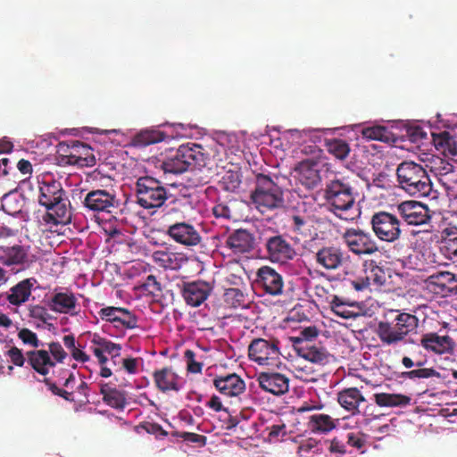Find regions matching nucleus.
<instances>
[{
    "instance_id": "obj_34",
    "label": "nucleus",
    "mask_w": 457,
    "mask_h": 457,
    "mask_svg": "<svg viewBox=\"0 0 457 457\" xmlns=\"http://www.w3.org/2000/svg\"><path fill=\"white\" fill-rule=\"evenodd\" d=\"M432 136L436 149L445 155V157H453L457 155V142L448 131L433 134Z\"/></svg>"
},
{
    "instance_id": "obj_56",
    "label": "nucleus",
    "mask_w": 457,
    "mask_h": 457,
    "mask_svg": "<svg viewBox=\"0 0 457 457\" xmlns=\"http://www.w3.org/2000/svg\"><path fill=\"white\" fill-rule=\"evenodd\" d=\"M6 355L9 357L12 363L15 366L22 367L26 361V357L22 353V351L16 346L11 347Z\"/></svg>"
},
{
    "instance_id": "obj_17",
    "label": "nucleus",
    "mask_w": 457,
    "mask_h": 457,
    "mask_svg": "<svg viewBox=\"0 0 457 457\" xmlns=\"http://www.w3.org/2000/svg\"><path fill=\"white\" fill-rule=\"evenodd\" d=\"M397 211L409 225L427 224L431 219L428 207L417 201H404L397 205Z\"/></svg>"
},
{
    "instance_id": "obj_43",
    "label": "nucleus",
    "mask_w": 457,
    "mask_h": 457,
    "mask_svg": "<svg viewBox=\"0 0 457 457\" xmlns=\"http://www.w3.org/2000/svg\"><path fill=\"white\" fill-rule=\"evenodd\" d=\"M361 134L367 139L382 142H390L394 137L393 133L386 127L380 125L366 127Z\"/></svg>"
},
{
    "instance_id": "obj_47",
    "label": "nucleus",
    "mask_w": 457,
    "mask_h": 457,
    "mask_svg": "<svg viewBox=\"0 0 457 457\" xmlns=\"http://www.w3.org/2000/svg\"><path fill=\"white\" fill-rule=\"evenodd\" d=\"M442 240L443 248L450 257H457V228H448L444 230Z\"/></svg>"
},
{
    "instance_id": "obj_35",
    "label": "nucleus",
    "mask_w": 457,
    "mask_h": 457,
    "mask_svg": "<svg viewBox=\"0 0 457 457\" xmlns=\"http://www.w3.org/2000/svg\"><path fill=\"white\" fill-rule=\"evenodd\" d=\"M337 401L344 409L355 414L359 411V404L364 402L365 398L357 388L351 387L341 391Z\"/></svg>"
},
{
    "instance_id": "obj_10",
    "label": "nucleus",
    "mask_w": 457,
    "mask_h": 457,
    "mask_svg": "<svg viewBox=\"0 0 457 457\" xmlns=\"http://www.w3.org/2000/svg\"><path fill=\"white\" fill-rule=\"evenodd\" d=\"M370 225L375 236L381 241L394 243L401 237V221L393 213L387 212L374 213Z\"/></svg>"
},
{
    "instance_id": "obj_39",
    "label": "nucleus",
    "mask_w": 457,
    "mask_h": 457,
    "mask_svg": "<svg viewBox=\"0 0 457 457\" xmlns=\"http://www.w3.org/2000/svg\"><path fill=\"white\" fill-rule=\"evenodd\" d=\"M166 137L165 133L158 129L142 130L134 136L132 143L135 146L145 147L153 144L160 143Z\"/></svg>"
},
{
    "instance_id": "obj_46",
    "label": "nucleus",
    "mask_w": 457,
    "mask_h": 457,
    "mask_svg": "<svg viewBox=\"0 0 457 457\" xmlns=\"http://www.w3.org/2000/svg\"><path fill=\"white\" fill-rule=\"evenodd\" d=\"M241 185V174L239 171L227 170L219 181L221 189L228 192L237 191Z\"/></svg>"
},
{
    "instance_id": "obj_64",
    "label": "nucleus",
    "mask_w": 457,
    "mask_h": 457,
    "mask_svg": "<svg viewBox=\"0 0 457 457\" xmlns=\"http://www.w3.org/2000/svg\"><path fill=\"white\" fill-rule=\"evenodd\" d=\"M206 405L216 412L221 411L228 412V408L223 407L220 397L217 395H212Z\"/></svg>"
},
{
    "instance_id": "obj_57",
    "label": "nucleus",
    "mask_w": 457,
    "mask_h": 457,
    "mask_svg": "<svg viewBox=\"0 0 457 457\" xmlns=\"http://www.w3.org/2000/svg\"><path fill=\"white\" fill-rule=\"evenodd\" d=\"M49 352L53 356L55 362H62L67 357V353L63 350L62 346L58 342H52L48 345Z\"/></svg>"
},
{
    "instance_id": "obj_14",
    "label": "nucleus",
    "mask_w": 457,
    "mask_h": 457,
    "mask_svg": "<svg viewBox=\"0 0 457 457\" xmlns=\"http://www.w3.org/2000/svg\"><path fill=\"white\" fill-rule=\"evenodd\" d=\"M426 169L446 188H451L457 183V166L445 158L432 155L426 162Z\"/></svg>"
},
{
    "instance_id": "obj_9",
    "label": "nucleus",
    "mask_w": 457,
    "mask_h": 457,
    "mask_svg": "<svg viewBox=\"0 0 457 457\" xmlns=\"http://www.w3.org/2000/svg\"><path fill=\"white\" fill-rule=\"evenodd\" d=\"M281 353L279 340L254 338L248 345V357L251 361L262 366H277Z\"/></svg>"
},
{
    "instance_id": "obj_29",
    "label": "nucleus",
    "mask_w": 457,
    "mask_h": 457,
    "mask_svg": "<svg viewBox=\"0 0 457 457\" xmlns=\"http://www.w3.org/2000/svg\"><path fill=\"white\" fill-rule=\"evenodd\" d=\"M50 310L58 313L75 314L77 298L72 292H55L47 303Z\"/></svg>"
},
{
    "instance_id": "obj_4",
    "label": "nucleus",
    "mask_w": 457,
    "mask_h": 457,
    "mask_svg": "<svg viewBox=\"0 0 457 457\" xmlns=\"http://www.w3.org/2000/svg\"><path fill=\"white\" fill-rule=\"evenodd\" d=\"M399 187L410 195L428 196L432 183L426 168L414 162L404 161L396 169Z\"/></svg>"
},
{
    "instance_id": "obj_33",
    "label": "nucleus",
    "mask_w": 457,
    "mask_h": 457,
    "mask_svg": "<svg viewBox=\"0 0 457 457\" xmlns=\"http://www.w3.org/2000/svg\"><path fill=\"white\" fill-rule=\"evenodd\" d=\"M366 266L368 267L366 270V281L362 283L353 282L354 288L358 291L367 287L370 282L377 286H382L386 281L384 269L378 266L375 261L371 260L366 262Z\"/></svg>"
},
{
    "instance_id": "obj_28",
    "label": "nucleus",
    "mask_w": 457,
    "mask_h": 457,
    "mask_svg": "<svg viewBox=\"0 0 457 457\" xmlns=\"http://www.w3.org/2000/svg\"><path fill=\"white\" fill-rule=\"evenodd\" d=\"M152 257L156 265L171 270H179L188 262V258L182 253L163 250L154 252Z\"/></svg>"
},
{
    "instance_id": "obj_1",
    "label": "nucleus",
    "mask_w": 457,
    "mask_h": 457,
    "mask_svg": "<svg viewBox=\"0 0 457 457\" xmlns=\"http://www.w3.org/2000/svg\"><path fill=\"white\" fill-rule=\"evenodd\" d=\"M209 161V154L205 149L197 144L187 143L179 148L171 150L162 162L164 173L180 174L185 171L199 172L195 186L208 183L209 175L204 169Z\"/></svg>"
},
{
    "instance_id": "obj_48",
    "label": "nucleus",
    "mask_w": 457,
    "mask_h": 457,
    "mask_svg": "<svg viewBox=\"0 0 457 457\" xmlns=\"http://www.w3.org/2000/svg\"><path fill=\"white\" fill-rule=\"evenodd\" d=\"M319 336V329L316 326H309L303 328L297 337H292L291 341L294 347L296 349L300 345H309Z\"/></svg>"
},
{
    "instance_id": "obj_6",
    "label": "nucleus",
    "mask_w": 457,
    "mask_h": 457,
    "mask_svg": "<svg viewBox=\"0 0 457 457\" xmlns=\"http://www.w3.org/2000/svg\"><path fill=\"white\" fill-rule=\"evenodd\" d=\"M251 200L256 209L265 213L283 207V191L270 176L258 174L256 176V187L251 194Z\"/></svg>"
},
{
    "instance_id": "obj_5",
    "label": "nucleus",
    "mask_w": 457,
    "mask_h": 457,
    "mask_svg": "<svg viewBox=\"0 0 457 457\" xmlns=\"http://www.w3.org/2000/svg\"><path fill=\"white\" fill-rule=\"evenodd\" d=\"M419 320L415 315L401 312L392 320H381L375 330L384 345H397L418 328Z\"/></svg>"
},
{
    "instance_id": "obj_44",
    "label": "nucleus",
    "mask_w": 457,
    "mask_h": 457,
    "mask_svg": "<svg viewBox=\"0 0 457 457\" xmlns=\"http://www.w3.org/2000/svg\"><path fill=\"white\" fill-rule=\"evenodd\" d=\"M326 146L328 152L338 160H345L351 151L349 144L339 138L327 140Z\"/></svg>"
},
{
    "instance_id": "obj_51",
    "label": "nucleus",
    "mask_w": 457,
    "mask_h": 457,
    "mask_svg": "<svg viewBox=\"0 0 457 457\" xmlns=\"http://www.w3.org/2000/svg\"><path fill=\"white\" fill-rule=\"evenodd\" d=\"M2 208L6 213L13 215L21 211L20 201L15 195H5L2 199Z\"/></svg>"
},
{
    "instance_id": "obj_59",
    "label": "nucleus",
    "mask_w": 457,
    "mask_h": 457,
    "mask_svg": "<svg viewBox=\"0 0 457 457\" xmlns=\"http://www.w3.org/2000/svg\"><path fill=\"white\" fill-rule=\"evenodd\" d=\"M177 436L187 442L195 443L201 446L205 445L207 440L205 436L192 432H180Z\"/></svg>"
},
{
    "instance_id": "obj_49",
    "label": "nucleus",
    "mask_w": 457,
    "mask_h": 457,
    "mask_svg": "<svg viewBox=\"0 0 457 457\" xmlns=\"http://www.w3.org/2000/svg\"><path fill=\"white\" fill-rule=\"evenodd\" d=\"M311 221L310 216L295 214L291 217V228L302 236H310L312 227Z\"/></svg>"
},
{
    "instance_id": "obj_32",
    "label": "nucleus",
    "mask_w": 457,
    "mask_h": 457,
    "mask_svg": "<svg viewBox=\"0 0 457 457\" xmlns=\"http://www.w3.org/2000/svg\"><path fill=\"white\" fill-rule=\"evenodd\" d=\"M26 356L30 367L40 375H47L49 368L55 366V361L51 359L46 350L29 351Z\"/></svg>"
},
{
    "instance_id": "obj_27",
    "label": "nucleus",
    "mask_w": 457,
    "mask_h": 457,
    "mask_svg": "<svg viewBox=\"0 0 457 457\" xmlns=\"http://www.w3.org/2000/svg\"><path fill=\"white\" fill-rule=\"evenodd\" d=\"M226 245L236 254L249 253L254 247V236L246 229H237L228 237Z\"/></svg>"
},
{
    "instance_id": "obj_25",
    "label": "nucleus",
    "mask_w": 457,
    "mask_h": 457,
    "mask_svg": "<svg viewBox=\"0 0 457 457\" xmlns=\"http://www.w3.org/2000/svg\"><path fill=\"white\" fill-rule=\"evenodd\" d=\"M421 346L428 352L436 354L451 353L454 347V342L449 336H439L436 333H427L420 339Z\"/></svg>"
},
{
    "instance_id": "obj_11",
    "label": "nucleus",
    "mask_w": 457,
    "mask_h": 457,
    "mask_svg": "<svg viewBox=\"0 0 457 457\" xmlns=\"http://www.w3.org/2000/svg\"><path fill=\"white\" fill-rule=\"evenodd\" d=\"M255 285L264 294L270 296H281L284 294V278L275 269L262 266L256 271Z\"/></svg>"
},
{
    "instance_id": "obj_37",
    "label": "nucleus",
    "mask_w": 457,
    "mask_h": 457,
    "mask_svg": "<svg viewBox=\"0 0 457 457\" xmlns=\"http://www.w3.org/2000/svg\"><path fill=\"white\" fill-rule=\"evenodd\" d=\"M223 300L225 304L232 309H246L249 305L247 295L237 287L227 288L223 295Z\"/></svg>"
},
{
    "instance_id": "obj_16",
    "label": "nucleus",
    "mask_w": 457,
    "mask_h": 457,
    "mask_svg": "<svg viewBox=\"0 0 457 457\" xmlns=\"http://www.w3.org/2000/svg\"><path fill=\"white\" fill-rule=\"evenodd\" d=\"M82 203L85 208L94 212H112V209L119 205L115 194L105 189L91 190Z\"/></svg>"
},
{
    "instance_id": "obj_2",
    "label": "nucleus",
    "mask_w": 457,
    "mask_h": 457,
    "mask_svg": "<svg viewBox=\"0 0 457 457\" xmlns=\"http://www.w3.org/2000/svg\"><path fill=\"white\" fill-rule=\"evenodd\" d=\"M357 193L347 178L334 179L326 184L324 198L328 210L337 217L344 220H353L360 211L356 208L355 198Z\"/></svg>"
},
{
    "instance_id": "obj_55",
    "label": "nucleus",
    "mask_w": 457,
    "mask_h": 457,
    "mask_svg": "<svg viewBox=\"0 0 457 457\" xmlns=\"http://www.w3.org/2000/svg\"><path fill=\"white\" fill-rule=\"evenodd\" d=\"M212 213L216 218L230 220L233 218L232 210L228 203L219 201L212 208Z\"/></svg>"
},
{
    "instance_id": "obj_20",
    "label": "nucleus",
    "mask_w": 457,
    "mask_h": 457,
    "mask_svg": "<svg viewBox=\"0 0 457 457\" xmlns=\"http://www.w3.org/2000/svg\"><path fill=\"white\" fill-rule=\"evenodd\" d=\"M426 282L435 294L445 296L457 293V276L450 271L436 272Z\"/></svg>"
},
{
    "instance_id": "obj_21",
    "label": "nucleus",
    "mask_w": 457,
    "mask_h": 457,
    "mask_svg": "<svg viewBox=\"0 0 457 457\" xmlns=\"http://www.w3.org/2000/svg\"><path fill=\"white\" fill-rule=\"evenodd\" d=\"M257 381L262 390L274 395H282L289 389V378L281 373L261 372Z\"/></svg>"
},
{
    "instance_id": "obj_61",
    "label": "nucleus",
    "mask_w": 457,
    "mask_h": 457,
    "mask_svg": "<svg viewBox=\"0 0 457 457\" xmlns=\"http://www.w3.org/2000/svg\"><path fill=\"white\" fill-rule=\"evenodd\" d=\"M314 295L320 302L329 303L334 295L329 294L328 288L323 285H316L314 287Z\"/></svg>"
},
{
    "instance_id": "obj_24",
    "label": "nucleus",
    "mask_w": 457,
    "mask_h": 457,
    "mask_svg": "<svg viewBox=\"0 0 457 457\" xmlns=\"http://www.w3.org/2000/svg\"><path fill=\"white\" fill-rule=\"evenodd\" d=\"M318 167L316 162L304 160L295 169L298 181L308 189L315 188L321 181Z\"/></svg>"
},
{
    "instance_id": "obj_19",
    "label": "nucleus",
    "mask_w": 457,
    "mask_h": 457,
    "mask_svg": "<svg viewBox=\"0 0 457 457\" xmlns=\"http://www.w3.org/2000/svg\"><path fill=\"white\" fill-rule=\"evenodd\" d=\"M212 290L213 287L211 283L199 279L184 282L181 294L187 304L198 307L208 298Z\"/></svg>"
},
{
    "instance_id": "obj_42",
    "label": "nucleus",
    "mask_w": 457,
    "mask_h": 457,
    "mask_svg": "<svg viewBox=\"0 0 457 457\" xmlns=\"http://www.w3.org/2000/svg\"><path fill=\"white\" fill-rule=\"evenodd\" d=\"M91 344L94 347L100 349L106 353L110 354L112 359L119 357L120 355L121 346L119 344H115L100 335L95 333L91 338Z\"/></svg>"
},
{
    "instance_id": "obj_54",
    "label": "nucleus",
    "mask_w": 457,
    "mask_h": 457,
    "mask_svg": "<svg viewBox=\"0 0 457 457\" xmlns=\"http://www.w3.org/2000/svg\"><path fill=\"white\" fill-rule=\"evenodd\" d=\"M143 289L147 292L148 295L156 296L162 293L161 283L157 281L155 276L149 275L145 278V281L142 285Z\"/></svg>"
},
{
    "instance_id": "obj_18",
    "label": "nucleus",
    "mask_w": 457,
    "mask_h": 457,
    "mask_svg": "<svg viewBox=\"0 0 457 457\" xmlns=\"http://www.w3.org/2000/svg\"><path fill=\"white\" fill-rule=\"evenodd\" d=\"M101 320L113 324L116 328L132 329L137 327V318L122 307L107 306L98 312Z\"/></svg>"
},
{
    "instance_id": "obj_23",
    "label": "nucleus",
    "mask_w": 457,
    "mask_h": 457,
    "mask_svg": "<svg viewBox=\"0 0 457 457\" xmlns=\"http://www.w3.org/2000/svg\"><path fill=\"white\" fill-rule=\"evenodd\" d=\"M69 151V154L65 155L68 158L67 163L69 164L92 167L96 163L93 149L82 142H72Z\"/></svg>"
},
{
    "instance_id": "obj_63",
    "label": "nucleus",
    "mask_w": 457,
    "mask_h": 457,
    "mask_svg": "<svg viewBox=\"0 0 457 457\" xmlns=\"http://www.w3.org/2000/svg\"><path fill=\"white\" fill-rule=\"evenodd\" d=\"M347 444L356 449H361L365 445V439L359 434L350 432L347 434Z\"/></svg>"
},
{
    "instance_id": "obj_52",
    "label": "nucleus",
    "mask_w": 457,
    "mask_h": 457,
    "mask_svg": "<svg viewBox=\"0 0 457 457\" xmlns=\"http://www.w3.org/2000/svg\"><path fill=\"white\" fill-rule=\"evenodd\" d=\"M184 358L187 362V370L190 373H201L203 363L195 361V353L193 350L187 349L184 353Z\"/></svg>"
},
{
    "instance_id": "obj_15",
    "label": "nucleus",
    "mask_w": 457,
    "mask_h": 457,
    "mask_svg": "<svg viewBox=\"0 0 457 457\" xmlns=\"http://www.w3.org/2000/svg\"><path fill=\"white\" fill-rule=\"evenodd\" d=\"M265 248L267 256L272 262L286 263L296 255L295 248L281 235L268 237L265 242Z\"/></svg>"
},
{
    "instance_id": "obj_50",
    "label": "nucleus",
    "mask_w": 457,
    "mask_h": 457,
    "mask_svg": "<svg viewBox=\"0 0 457 457\" xmlns=\"http://www.w3.org/2000/svg\"><path fill=\"white\" fill-rule=\"evenodd\" d=\"M331 311L338 317L343 319H350L354 316L353 312L351 311L345 302H344L337 295H333L329 302Z\"/></svg>"
},
{
    "instance_id": "obj_36",
    "label": "nucleus",
    "mask_w": 457,
    "mask_h": 457,
    "mask_svg": "<svg viewBox=\"0 0 457 457\" xmlns=\"http://www.w3.org/2000/svg\"><path fill=\"white\" fill-rule=\"evenodd\" d=\"M335 420L328 414H313L309 418L308 428L313 433L326 434L336 428Z\"/></svg>"
},
{
    "instance_id": "obj_53",
    "label": "nucleus",
    "mask_w": 457,
    "mask_h": 457,
    "mask_svg": "<svg viewBox=\"0 0 457 457\" xmlns=\"http://www.w3.org/2000/svg\"><path fill=\"white\" fill-rule=\"evenodd\" d=\"M18 337L22 341L24 345H28L35 348L42 345L38 340L37 334L26 328H21L18 332Z\"/></svg>"
},
{
    "instance_id": "obj_26",
    "label": "nucleus",
    "mask_w": 457,
    "mask_h": 457,
    "mask_svg": "<svg viewBox=\"0 0 457 457\" xmlns=\"http://www.w3.org/2000/svg\"><path fill=\"white\" fill-rule=\"evenodd\" d=\"M213 385L220 394L229 397L238 396L245 390V381L236 373L214 378Z\"/></svg>"
},
{
    "instance_id": "obj_38",
    "label": "nucleus",
    "mask_w": 457,
    "mask_h": 457,
    "mask_svg": "<svg viewBox=\"0 0 457 457\" xmlns=\"http://www.w3.org/2000/svg\"><path fill=\"white\" fill-rule=\"evenodd\" d=\"M374 399L380 407L406 406L411 403V397L401 394L378 393Z\"/></svg>"
},
{
    "instance_id": "obj_3",
    "label": "nucleus",
    "mask_w": 457,
    "mask_h": 457,
    "mask_svg": "<svg viewBox=\"0 0 457 457\" xmlns=\"http://www.w3.org/2000/svg\"><path fill=\"white\" fill-rule=\"evenodd\" d=\"M38 202L47 209L44 221L53 225H66L71 221V202L60 182L54 179L42 181L39 185Z\"/></svg>"
},
{
    "instance_id": "obj_58",
    "label": "nucleus",
    "mask_w": 457,
    "mask_h": 457,
    "mask_svg": "<svg viewBox=\"0 0 457 457\" xmlns=\"http://www.w3.org/2000/svg\"><path fill=\"white\" fill-rule=\"evenodd\" d=\"M29 312L31 318L39 320L43 322H46L51 318L46 308L41 305H32L29 307Z\"/></svg>"
},
{
    "instance_id": "obj_8",
    "label": "nucleus",
    "mask_w": 457,
    "mask_h": 457,
    "mask_svg": "<svg viewBox=\"0 0 457 457\" xmlns=\"http://www.w3.org/2000/svg\"><path fill=\"white\" fill-rule=\"evenodd\" d=\"M341 238L348 251L356 256L372 255L379 252L371 234L360 228H346Z\"/></svg>"
},
{
    "instance_id": "obj_60",
    "label": "nucleus",
    "mask_w": 457,
    "mask_h": 457,
    "mask_svg": "<svg viewBox=\"0 0 457 457\" xmlns=\"http://www.w3.org/2000/svg\"><path fill=\"white\" fill-rule=\"evenodd\" d=\"M407 137L411 143L418 144L427 137V133L420 127H411L407 129Z\"/></svg>"
},
{
    "instance_id": "obj_13",
    "label": "nucleus",
    "mask_w": 457,
    "mask_h": 457,
    "mask_svg": "<svg viewBox=\"0 0 457 457\" xmlns=\"http://www.w3.org/2000/svg\"><path fill=\"white\" fill-rule=\"evenodd\" d=\"M314 260L326 270H337L349 262L350 256L340 246L331 245L318 249Z\"/></svg>"
},
{
    "instance_id": "obj_31",
    "label": "nucleus",
    "mask_w": 457,
    "mask_h": 457,
    "mask_svg": "<svg viewBox=\"0 0 457 457\" xmlns=\"http://www.w3.org/2000/svg\"><path fill=\"white\" fill-rule=\"evenodd\" d=\"M100 394L103 395V401L108 406L122 411L127 405L126 393L118 390L110 383H100Z\"/></svg>"
},
{
    "instance_id": "obj_12",
    "label": "nucleus",
    "mask_w": 457,
    "mask_h": 457,
    "mask_svg": "<svg viewBox=\"0 0 457 457\" xmlns=\"http://www.w3.org/2000/svg\"><path fill=\"white\" fill-rule=\"evenodd\" d=\"M166 233L175 243L185 247H195L203 242L200 229L186 221L175 222L169 226Z\"/></svg>"
},
{
    "instance_id": "obj_41",
    "label": "nucleus",
    "mask_w": 457,
    "mask_h": 457,
    "mask_svg": "<svg viewBox=\"0 0 457 457\" xmlns=\"http://www.w3.org/2000/svg\"><path fill=\"white\" fill-rule=\"evenodd\" d=\"M4 253V261L3 262L5 265H19L27 262L28 253L22 245H15L13 246L7 247Z\"/></svg>"
},
{
    "instance_id": "obj_62",
    "label": "nucleus",
    "mask_w": 457,
    "mask_h": 457,
    "mask_svg": "<svg viewBox=\"0 0 457 457\" xmlns=\"http://www.w3.org/2000/svg\"><path fill=\"white\" fill-rule=\"evenodd\" d=\"M141 428H143L148 434L162 436H166L168 435V433L162 428V426L157 423L145 422L141 424Z\"/></svg>"
},
{
    "instance_id": "obj_7",
    "label": "nucleus",
    "mask_w": 457,
    "mask_h": 457,
    "mask_svg": "<svg viewBox=\"0 0 457 457\" xmlns=\"http://www.w3.org/2000/svg\"><path fill=\"white\" fill-rule=\"evenodd\" d=\"M136 203L144 209L162 206L169 197L163 183L151 176L139 177L135 184Z\"/></svg>"
},
{
    "instance_id": "obj_45",
    "label": "nucleus",
    "mask_w": 457,
    "mask_h": 457,
    "mask_svg": "<svg viewBox=\"0 0 457 457\" xmlns=\"http://www.w3.org/2000/svg\"><path fill=\"white\" fill-rule=\"evenodd\" d=\"M416 370L403 371L401 373L400 378L403 379H410L416 381L418 379H427L433 377L437 378H441V374L434 368L417 367Z\"/></svg>"
},
{
    "instance_id": "obj_40",
    "label": "nucleus",
    "mask_w": 457,
    "mask_h": 457,
    "mask_svg": "<svg viewBox=\"0 0 457 457\" xmlns=\"http://www.w3.org/2000/svg\"><path fill=\"white\" fill-rule=\"evenodd\" d=\"M296 350L303 358L314 363H323L328 358L327 352L321 347L304 345H300Z\"/></svg>"
},
{
    "instance_id": "obj_30",
    "label": "nucleus",
    "mask_w": 457,
    "mask_h": 457,
    "mask_svg": "<svg viewBox=\"0 0 457 457\" xmlns=\"http://www.w3.org/2000/svg\"><path fill=\"white\" fill-rule=\"evenodd\" d=\"M36 283L37 280L34 278H29L20 281L10 288L6 295L7 301L14 306H20L26 303L29 299L32 287Z\"/></svg>"
},
{
    "instance_id": "obj_22",
    "label": "nucleus",
    "mask_w": 457,
    "mask_h": 457,
    "mask_svg": "<svg viewBox=\"0 0 457 457\" xmlns=\"http://www.w3.org/2000/svg\"><path fill=\"white\" fill-rule=\"evenodd\" d=\"M153 378L156 388L162 393L168 391L179 392L181 389V378L171 367H163L154 370Z\"/></svg>"
}]
</instances>
